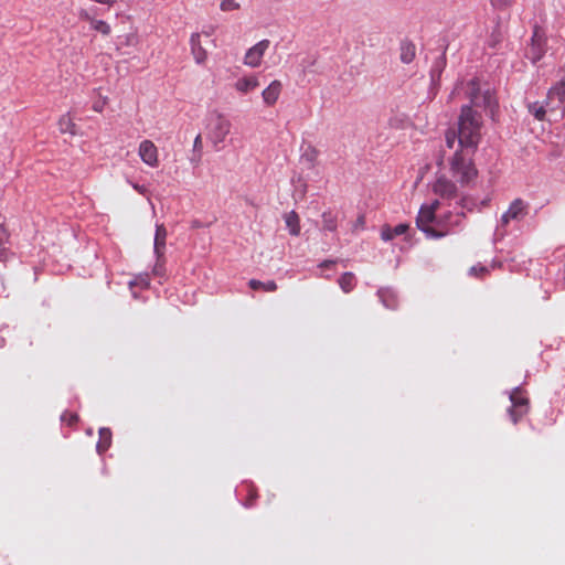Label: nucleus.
Listing matches in <instances>:
<instances>
[{"label":"nucleus","instance_id":"6e6552de","mask_svg":"<svg viewBox=\"0 0 565 565\" xmlns=\"http://www.w3.org/2000/svg\"><path fill=\"white\" fill-rule=\"evenodd\" d=\"M269 40L265 39L248 49L244 56V64L249 67H258L262 63L265 52L269 47Z\"/></svg>","mask_w":565,"mask_h":565},{"label":"nucleus","instance_id":"f257e3e1","mask_svg":"<svg viewBox=\"0 0 565 565\" xmlns=\"http://www.w3.org/2000/svg\"><path fill=\"white\" fill-rule=\"evenodd\" d=\"M482 116L471 105L461 107L457 130L446 132V146L456 151L450 160L452 177L462 185H468L476 177L477 169L472 157L481 139Z\"/></svg>","mask_w":565,"mask_h":565},{"label":"nucleus","instance_id":"e433bc0d","mask_svg":"<svg viewBox=\"0 0 565 565\" xmlns=\"http://www.w3.org/2000/svg\"><path fill=\"white\" fill-rule=\"evenodd\" d=\"M201 147H202L201 136L198 135L195 137V139H194L193 148H194V150H199L200 151Z\"/></svg>","mask_w":565,"mask_h":565},{"label":"nucleus","instance_id":"f03ea898","mask_svg":"<svg viewBox=\"0 0 565 565\" xmlns=\"http://www.w3.org/2000/svg\"><path fill=\"white\" fill-rule=\"evenodd\" d=\"M440 205L441 201L436 199L428 204H423L418 211L416 225L428 238H441L463 228L465 212L458 211L455 206L454 211L437 215Z\"/></svg>","mask_w":565,"mask_h":565},{"label":"nucleus","instance_id":"37998d69","mask_svg":"<svg viewBox=\"0 0 565 565\" xmlns=\"http://www.w3.org/2000/svg\"><path fill=\"white\" fill-rule=\"evenodd\" d=\"M6 345V339L3 337L0 338V349Z\"/></svg>","mask_w":565,"mask_h":565},{"label":"nucleus","instance_id":"49530a36","mask_svg":"<svg viewBox=\"0 0 565 565\" xmlns=\"http://www.w3.org/2000/svg\"><path fill=\"white\" fill-rule=\"evenodd\" d=\"M563 94L565 93V83H562Z\"/></svg>","mask_w":565,"mask_h":565},{"label":"nucleus","instance_id":"412c9836","mask_svg":"<svg viewBox=\"0 0 565 565\" xmlns=\"http://www.w3.org/2000/svg\"><path fill=\"white\" fill-rule=\"evenodd\" d=\"M111 444V431L109 428L103 427L99 429V440L96 445V450L99 455H103Z\"/></svg>","mask_w":565,"mask_h":565},{"label":"nucleus","instance_id":"4be33fe9","mask_svg":"<svg viewBox=\"0 0 565 565\" xmlns=\"http://www.w3.org/2000/svg\"><path fill=\"white\" fill-rule=\"evenodd\" d=\"M341 290L345 294L352 291L356 285V279L353 273L345 271L338 279Z\"/></svg>","mask_w":565,"mask_h":565},{"label":"nucleus","instance_id":"4c0bfd02","mask_svg":"<svg viewBox=\"0 0 565 565\" xmlns=\"http://www.w3.org/2000/svg\"><path fill=\"white\" fill-rule=\"evenodd\" d=\"M132 188L138 191L140 194L146 193V188L143 185H139L138 183H131Z\"/></svg>","mask_w":565,"mask_h":565},{"label":"nucleus","instance_id":"f704fd0d","mask_svg":"<svg viewBox=\"0 0 565 565\" xmlns=\"http://www.w3.org/2000/svg\"><path fill=\"white\" fill-rule=\"evenodd\" d=\"M487 268L483 266H472L469 270L470 275H477V273H484Z\"/></svg>","mask_w":565,"mask_h":565},{"label":"nucleus","instance_id":"a211bd4d","mask_svg":"<svg viewBox=\"0 0 565 565\" xmlns=\"http://www.w3.org/2000/svg\"><path fill=\"white\" fill-rule=\"evenodd\" d=\"M259 86L258 77L253 75L238 78L235 83V89L242 94H247Z\"/></svg>","mask_w":565,"mask_h":565},{"label":"nucleus","instance_id":"dca6fc26","mask_svg":"<svg viewBox=\"0 0 565 565\" xmlns=\"http://www.w3.org/2000/svg\"><path fill=\"white\" fill-rule=\"evenodd\" d=\"M415 56H416L415 44L407 39L402 40L401 44H399V58H401L402 63L409 64L414 61Z\"/></svg>","mask_w":565,"mask_h":565},{"label":"nucleus","instance_id":"a19ab883","mask_svg":"<svg viewBox=\"0 0 565 565\" xmlns=\"http://www.w3.org/2000/svg\"><path fill=\"white\" fill-rule=\"evenodd\" d=\"M247 488H248L250 499H254L256 497L255 490L249 484L247 486Z\"/></svg>","mask_w":565,"mask_h":565},{"label":"nucleus","instance_id":"39448f33","mask_svg":"<svg viewBox=\"0 0 565 565\" xmlns=\"http://www.w3.org/2000/svg\"><path fill=\"white\" fill-rule=\"evenodd\" d=\"M530 204L518 198L514 199L508 210L501 215L497 228H495V236L503 237L507 234V227L511 222H521L523 221L526 215L529 214Z\"/></svg>","mask_w":565,"mask_h":565},{"label":"nucleus","instance_id":"393cba45","mask_svg":"<svg viewBox=\"0 0 565 565\" xmlns=\"http://www.w3.org/2000/svg\"><path fill=\"white\" fill-rule=\"evenodd\" d=\"M135 286L146 289L150 286V276L148 273L139 274L135 279L129 281V287L132 289Z\"/></svg>","mask_w":565,"mask_h":565},{"label":"nucleus","instance_id":"9d476101","mask_svg":"<svg viewBox=\"0 0 565 565\" xmlns=\"http://www.w3.org/2000/svg\"><path fill=\"white\" fill-rule=\"evenodd\" d=\"M491 201V198L488 195L481 200L466 195L460 198V200L456 201L457 209L460 207V211H467V212H480L483 207H486L489 202Z\"/></svg>","mask_w":565,"mask_h":565},{"label":"nucleus","instance_id":"ea45409f","mask_svg":"<svg viewBox=\"0 0 565 565\" xmlns=\"http://www.w3.org/2000/svg\"><path fill=\"white\" fill-rule=\"evenodd\" d=\"M81 18L85 19L90 22V19H93L86 11L81 12Z\"/></svg>","mask_w":565,"mask_h":565},{"label":"nucleus","instance_id":"9b49d317","mask_svg":"<svg viewBox=\"0 0 565 565\" xmlns=\"http://www.w3.org/2000/svg\"><path fill=\"white\" fill-rule=\"evenodd\" d=\"M139 157L149 167L158 166V149L151 140H143L139 145Z\"/></svg>","mask_w":565,"mask_h":565},{"label":"nucleus","instance_id":"7ed1b4c3","mask_svg":"<svg viewBox=\"0 0 565 565\" xmlns=\"http://www.w3.org/2000/svg\"><path fill=\"white\" fill-rule=\"evenodd\" d=\"M232 129V122L224 114L212 111L206 118V138L216 151L224 148V142Z\"/></svg>","mask_w":565,"mask_h":565},{"label":"nucleus","instance_id":"7c9ffc66","mask_svg":"<svg viewBox=\"0 0 565 565\" xmlns=\"http://www.w3.org/2000/svg\"><path fill=\"white\" fill-rule=\"evenodd\" d=\"M512 3V0H491L493 8L498 10L507 9Z\"/></svg>","mask_w":565,"mask_h":565},{"label":"nucleus","instance_id":"a18cd8bd","mask_svg":"<svg viewBox=\"0 0 565 565\" xmlns=\"http://www.w3.org/2000/svg\"><path fill=\"white\" fill-rule=\"evenodd\" d=\"M243 505L246 508H249V507H252V502L250 501L244 502Z\"/></svg>","mask_w":565,"mask_h":565},{"label":"nucleus","instance_id":"c756f323","mask_svg":"<svg viewBox=\"0 0 565 565\" xmlns=\"http://www.w3.org/2000/svg\"><path fill=\"white\" fill-rule=\"evenodd\" d=\"M164 257L162 259H158L153 266L152 273L156 276L162 277L164 275Z\"/></svg>","mask_w":565,"mask_h":565},{"label":"nucleus","instance_id":"473e14b6","mask_svg":"<svg viewBox=\"0 0 565 565\" xmlns=\"http://www.w3.org/2000/svg\"><path fill=\"white\" fill-rule=\"evenodd\" d=\"M501 41V35L499 32H493L491 38L488 41L489 46L495 47L497 44Z\"/></svg>","mask_w":565,"mask_h":565},{"label":"nucleus","instance_id":"c03bdc74","mask_svg":"<svg viewBox=\"0 0 565 565\" xmlns=\"http://www.w3.org/2000/svg\"><path fill=\"white\" fill-rule=\"evenodd\" d=\"M460 85H462V83H460V84H457V85H456V87H455V89H454L452 94H455L456 92H458V90H459Z\"/></svg>","mask_w":565,"mask_h":565},{"label":"nucleus","instance_id":"1a4fd4ad","mask_svg":"<svg viewBox=\"0 0 565 565\" xmlns=\"http://www.w3.org/2000/svg\"><path fill=\"white\" fill-rule=\"evenodd\" d=\"M433 192L443 201H449L457 198L456 184L446 177H439L433 184Z\"/></svg>","mask_w":565,"mask_h":565},{"label":"nucleus","instance_id":"aec40b11","mask_svg":"<svg viewBox=\"0 0 565 565\" xmlns=\"http://www.w3.org/2000/svg\"><path fill=\"white\" fill-rule=\"evenodd\" d=\"M285 223L289 231V234L292 236H298L300 234V221L299 216L295 211H290L285 214Z\"/></svg>","mask_w":565,"mask_h":565},{"label":"nucleus","instance_id":"f8f14e48","mask_svg":"<svg viewBox=\"0 0 565 565\" xmlns=\"http://www.w3.org/2000/svg\"><path fill=\"white\" fill-rule=\"evenodd\" d=\"M446 65H447L446 53L441 52L438 56L435 57V60L431 64L430 71H429L431 89H437L439 87L440 77H441V74H443Z\"/></svg>","mask_w":565,"mask_h":565},{"label":"nucleus","instance_id":"de8ad7c7","mask_svg":"<svg viewBox=\"0 0 565 565\" xmlns=\"http://www.w3.org/2000/svg\"><path fill=\"white\" fill-rule=\"evenodd\" d=\"M319 276H321V277H326V278H329V275H322V274H320Z\"/></svg>","mask_w":565,"mask_h":565},{"label":"nucleus","instance_id":"c85d7f7f","mask_svg":"<svg viewBox=\"0 0 565 565\" xmlns=\"http://www.w3.org/2000/svg\"><path fill=\"white\" fill-rule=\"evenodd\" d=\"M241 8V4L237 0H221L220 9L223 12L235 11Z\"/></svg>","mask_w":565,"mask_h":565},{"label":"nucleus","instance_id":"ddd939ff","mask_svg":"<svg viewBox=\"0 0 565 565\" xmlns=\"http://www.w3.org/2000/svg\"><path fill=\"white\" fill-rule=\"evenodd\" d=\"M168 232L163 224L156 225V233L153 239V253L158 259H162L166 252V241Z\"/></svg>","mask_w":565,"mask_h":565},{"label":"nucleus","instance_id":"0eeeda50","mask_svg":"<svg viewBox=\"0 0 565 565\" xmlns=\"http://www.w3.org/2000/svg\"><path fill=\"white\" fill-rule=\"evenodd\" d=\"M545 38L537 28L534 29L531 43L525 49V57L533 64L537 63L545 54Z\"/></svg>","mask_w":565,"mask_h":565},{"label":"nucleus","instance_id":"79ce46f5","mask_svg":"<svg viewBox=\"0 0 565 565\" xmlns=\"http://www.w3.org/2000/svg\"><path fill=\"white\" fill-rule=\"evenodd\" d=\"M559 89L561 88L550 90V95H554V94L561 95Z\"/></svg>","mask_w":565,"mask_h":565},{"label":"nucleus","instance_id":"2eb2a0df","mask_svg":"<svg viewBox=\"0 0 565 565\" xmlns=\"http://www.w3.org/2000/svg\"><path fill=\"white\" fill-rule=\"evenodd\" d=\"M281 92V83L279 81H273L263 92L262 97L267 106L274 105Z\"/></svg>","mask_w":565,"mask_h":565},{"label":"nucleus","instance_id":"423d86ee","mask_svg":"<svg viewBox=\"0 0 565 565\" xmlns=\"http://www.w3.org/2000/svg\"><path fill=\"white\" fill-rule=\"evenodd\" d=\"M509 398L511 402V407L508 409V413H509L511 420L514 424H516L519 422V419L527 413L529 399L524 395V392L520 386L514 387L510 392Z\"/></svg>","mask_w":565,"mask_h":565},{"label":"nucleus","instance_id":"20e7f679","mask_svg":"<svg viewBox=\"0 0 565 565\" xmlns=\"http://www.w3.org/2000/svg\"><path fill=\"white\" fill-rule=\"evenodd\" d=\"M466 96L470 99L471 106H480L488 109L491 114L498 108V102L493 89L487 87L481 88L477 77L470 79L465 88Z\"/></svg>","mask_w":565,"mask_h":565},{"label":"nucleus","instance_id":"b1692460","mask_svg":"<svg viewBox=\"0 0 565 565\" xmlns=\"http://www.w3.org/2000/svg\"><path fill=\"white\" fill-rule=\"evenodd\" d=\"M527 110L537 120H544L546 115L545 106L539 102L527 103Z\"/></svg>","mask_w":565,"mask_h":565},{"label":"nucleus","instance_id":"2f4dec72","mask_svg":"<svg viewBox=\"0 0 565 565\" xmlns=\"http://www.w3.org/2000/svg\"><path fill=\"white\" fill-rule=\"evenodd\" d=\"M61 420L64 423L67 422L70 425H72L77 420V415L74 413L65 412L61 415Z\"/></svg>","mask_w":565,"mask_h":565},{"label":"nucleus","instance_id":"58836bf2","mask_svg":"<svg viewBox=\"0 0 565 565\" xmlns=\"http://www.w3.org/2000/svg\"><path fill=\"white\" fill-rule=\"evenodd\" d=\"M363 226H364V217H363V216H360V217L356 220L355 227H363Z\"/></svg>","mask_w":565,"mask_h":565},{"label":"nucleus","instance_id":"cd10ccee","mask_svg":"<svg viewBox=\"0 0 565 565\" xmlns=\"http://www.w3.org/2000/svg\"><path fill=\"white\" fill-rule=\"evenodd\" d=\"M90 26L104 35H108L111 31L110 25L104 20L90 19Z\"/></svg>","mask_w":565,"mask_h":565},{"label":"nucleus","instance_id":"6ab92c4d","mask_svg":"<svg viewBox=\"0 0 565 565\" xmlns=\"http://www.w3.org/2000/svg\"><path fill=\"white\" fill-rule=\"evenodd\" d=\"M408 230V225L401 223L396 225L395 227L386 226L381 232V237L383 241L388 242L393 239L395 236H399L406 233Z\"/></svg>","mask_w":565,"mask_h":565},{"label":"nucleus","instance_id":"5701e85b","mask_svg":"<svg viewBox=\"0 0 565 565\" xmlns=\"http://www.w3.org/2000/svg\"><path fill=\"white\" fill-rule=\"evenodd\" d=\"M58 129L62 134L75 135V124L73 122L70 114L63 115L58 120Z\"/></svg>","mask_w":565,"mask_h":565},{"label":"nucleus","instance_id":"c9c22d12","mask_svg":"<svg viewBox=\"0 0 565 565\" xmlns=\"http://www.w3.org/2000/svg\"><path fill=\"white\" fill-rule=\"evenodd\" d=\"M7 241V231L6 228L0 224V245H2Z\"/></svg>","mask_w":565,"mask_h":565},{"label":"nucleus","instance_id":"bb28decb","mask_svg":"<svg viewBox=\"0 0 565 565\" xmlns=\"http://www.w3.org/2000/svg\"><path fill=\"white\" fill-rule=\"evenodd\" d=\"M248 284L252 289L263 288L266 291H274L277 288V285L274 280H268L266 282H262L256 279H250Z\"/></svg>","mask_w":565,"mask_h":565},{"label":"nucleus","instance_id":"a878e982","mask_svg":"<svg viewBox=\"0 0 565 565\" xmlns=\"http://www.w3.org/2000/svg\"><path fill=\"white\" fill-rule=\"evenodd\" d=\"M322 230L334 232L337 230V220L331 212H323L322 214Z\"/></svg>","mask_w":565,"mask_h":565},{"label":"nucleus","instance_id":"f3484780","mask_svg":"<svg viewBox=\"0 0 565 565\" xmlns=\"http://www.w3.org/2000/svg\"><path fill=\"white\" fill-rule=\"evenodd\" d=\"M377 296L385 308L391 310L397 308V295L392 288H380Z\"/></svg>","mask_w":565,"mask_h":565},{"label":"nucleus","instance_id":"72a5a7b5","mask_svg":"<svg viewBox=\"0 0 565 565\" xmlns=\"http://www.w3.org/2000/svg\"><path fill=\"white\" fill-rule=\"evenodd\" d=\"M335 264H337V260H334V259H327V260L321 262L318 265V267L320 269H331V268H333L335 266Z\"/></svg>","mask_w":565,"mask_h":565},{"label":"nucleus","instance_id":"4468645a","mask_svg":"<svg viewBox=\"0 0 565 565\" xmlns=\"http://www.w3.org/2000/svg\"><path fill=\"white\" fill-rule=\"evenodd\" d=\"M190 46L191 53L194 57V61L198 64H203L206 61L207 52L201 45L200 33H193L190 38Z\"/></svg>","mask_w":565,"mask_h":565}]
</instances>
